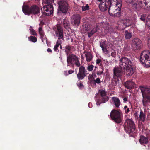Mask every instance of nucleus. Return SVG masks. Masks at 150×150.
<instances>
[{
	"mask_svg": "<svg viewBox=\"0 0 150 150\" xmlns=\"http://www.w3.org/2000/svg\"><path fill=\"white\" fill-rule=\"evenodd\" d=\"M130 4L134 10H138L139 8L147 10L150 9V0H132Z\"/></svg>",
	"mask_w": 150,
	"mask_h": 150,
	"instance_id": "nucleus-1",
	"label": "nucleus"
},
{
	"mask_svg": "<svg viewBox=\"0 0 150 150\" xmlns=\"http://www.w3.org/2000/svg\"><path fill=\"white\" fill-rule=\"evenodd\" d=\"M124 127L125 132L130 137H133L134 136L136 130L135 125L133 121L129 119H126Z\"/></svg>",
	"mask_w": 150,
	"mask_h": 150,
	"instance_id": "nucleus-2",
	"label": "nucleus"
},
{
	"mask_svg": "<svg viewBox=\"0 0 150 150\" xmlns=\"http://www.w3.org/2000/svg\"><path fill=\"white\" fill-rule=\"evenodd\" d=\"M142 96V100L143 105L144 107L149 106V103H150V86L144 87L142 86L139 87Z\"/></svg>",
	"mask_w": 150,
	"mask_h": 150,
	"instance_id": "nucleus-3",
	"label": "nucleus"
},
{
	"mask_svg": "<svg viewBox=\"0 0 150 150\" xmlns=\"http://www.w3.org/2000/svg\"><path fill=\"white\" fill-rule=\"evenodd\" d=\"M23 12L26 15H36L40 12L39 7L36 5L31 6L27 5H23L22 7Z\"/></svg>",
	"mask_w": 150,
	"mask_h": 150,
	"instance_id": "nucleus-4",
	"label": "nucleus"
},
{
	"mask_svg": "<svg viewBox=\"0 0 150 150\" xmlns=\"http://www.w3.org/2000/svg\"><path fill=\"white\" fill-rule=\"evenodd\" d=\"M58 7L57 14L58 16L66 15L69 8L68 2L64 0H59L58 1Z\"/></svg>",
	"mask_w": 150,
	"mask_h": 150,
	"instance_id": "nucleus-5",
	"label": "nucleus"
},
{
	"mask_svg": "<svg viewBox=\"0 0 150 150\" xmlns=\"http://www.w3.org/2000/svg\"><path fill=\"white\" fill-rule=\"evenodd\" d=\"M140 60L146 67H150V51L149 50L143 51L141 54Z\"/></svg>",
	"mask_w": 150,
	"mask_h": 150,
	"instance_id": "nucleus-6",
	"label": "nucleus"
},
{
	"mask_svg": "<svg viewBox=\"0 0 150 150\" xmlns=\"http://www.w3.org/2000/svg\"><path fill=\"white\" fill-rule=\"evenodd\" d=\"M110 117L115 123H120L122 120V113L120 111L113 109L110 113Z\"/></svg>",
	"mask_w": 150,
	"mask_h": 150,
	"instance_id": "nucleus-7",
	"label": "nucleus"
},
{
	"mask_svg": "<svg viewBox=\"0 0 150 150\" xmlns=\"http://www.w3.org/2000/svg\"><path fill=\"white\" fill-rule=\"evenodd\" d=\"M134 61L131 58H128L126 56H122L119 60V66L123 69H125L127 66L134 64Z\"/></svg>",
	"mask_w": 150,
	"mask_h": 150,
	"instance_id": "nucleus-8",
	"label": "nucleus"
},
{
	"mask_svg": "<svg viewBox=\"0 0 150 150\" xmlns=\"http://www.w3.org/2000/svg\"><path fill=\"white\" fill-rule=\"evenodd\" d=\"M67 66L70 64L73 66L74 65L78 67L81 66V64L79 60V57L76 55L74 54H69L67 56Z\"/></svg>",
	"mask_w": 150,
	"mask_h": 150,
	"instance_id": "nucleus-9",
	"label": "nucleus"
},
{
	"mask_svg": "<svg viewBox=\"0 0 150 150\" xmlns=\"http://www.w3.org/2000/svg\"><path fill=\"white\" fill-rule=\"evenodd\" d=\"M99 93L100 95L99 98L97 100L96 105L97 106H99L102 103H105L109 100V98L106 95L105 91L103 89L99 90Z\"/></svg>",
	"mask_w": 150,
	"mask_h": 150,
	"instance_id": "nucleus-10",
	"label": "nucleus"
},
{
	"mask_svg": "<svg viewBox=\"0 0 150 150\" xmlns=\"http://www.w3.org/2000/svg\"><path fill=\"white\" fill-rule=\"evenodd\" d=\"M41 10L43 15L49 16L53 14L54 8L52 5L47 4L42 8Z\"/></svg>",
	"mask_w": 150,
	"mask_h": 150,
	"instance_id": "nucleus-11",
	"label": "nucleus"
},
{
	"mask_svg": "<svg viewBox=\"0 0 150 150\" xmlns=\"http://www.w3.org/2000/svg\"><path fill=\"white\" fill-rule=\"evenodd\" d=\"M142 46V43L140 39L137 38L133 39L132 42V47L133 50H140Z\"/></svg>",
	"mask_w": 150,
	"mask_h": 150,
	"instance_id": "nucleus-12",
	"label": "nucleus"
},
{
	"mask_svg": "<svg viewBox=\"0 0 150 150\" xmlns=\"http://www.w3.org/2000/svg\"><path fill=\"white\" fill-rule=\"evenodd\" d=\"M125 69H122L119 66V67H114L113 69V77L121 79L123 76L124 73L123 71Z\"/></svg>",
	"mask_w": 150,
	"mask_h": 150,
	"instance_id": "nucleus-13",
	"label": "nucleus"
},
{
	"mask_svg": "<svg viewBox=\"0 0 150 150\" xmlns=\"http://www.w3.org/2000/svg\"><path fill=\"white\" fill-rule=\"evenodd\" d=\"M86 71L85 67L83 66L79 67V72L77 74V76L79 80H81L84 79L86 75Z\"/></svg>",
	"mask_w": 150,
	"mask_h": 150,
	"instance_id": "nucleus-14",
	"label": "nucleus"
},
{
	"mask_svg": "<svg viewBox=\"0 0 150 150\" xmlns=\"http://www.w3.org/2000/svg\"><path fill=\"white\" fill-rule=\"evenodd\" d=\"M81 19V17L80 15L77 14L73 15L71 17V24L73 25L79 26L80 22Z\"/></svg>",
	"mask_w": 150,
	"mask_h": 150,
	"instance_id": "nucleus-15",
	"label": "nucleus"
},
{
	"mask_svg": "<svg viewBox=\"0 0 150 150\" xmlns=\"http://www.w3.org/2000/svg\"><path fill=\"white\" fill-rule=\"evenodd\" d=\"M110 0H105L104 1L100 2L99 8L101 11H105L108 9L109 5Z\"/></svg>",
	"mask_w": 150,
	"mask_h": 150,
	"instance_id": "nucleus-16",
	"label": "nucleus"
},
{
	"mask_svg": "<svg viewBox=\"0 0 150 150\" xmlns=\"http://www.w3.org/2000/svg\"><path fill=\"white\" fill-rule=\"evenodd\" d=\"M54 30L57 37L60 36L62 38L64 37L63 29L60 25L57 24L55 27V28H54Z\"/></svg>",
	"mask_w": 150,
	"mask_h": 150,
	"instance_id": "nucleus-17",
	"label": "nucleus"
},
{
	"mask_svg": "<svg viewBox=\"0 0 150 150\" xmlns=\"http://www.w3.org/2000/svg\"><path fill=\"white\" fill-rule=\"evenodd\" d=\"M135 64L133 65L127 66L126 67V75L127 76H130L132 75L134 72Z\"/></svg>",
	"mask_w": 150,
	"mask_h": 150,
	"instance_id": "nucleus-18",
	"label": "nucleus"
},
{
	"mask_svg": "<svg viewBox=\"0 0 150 150\" xmlns=\"http://www.w3.org/2000/svg\"><path fill=\"white\" fill-rule=\"evenodd\" d=\"M134 83L129 80L125 82L124 85L125 87L128 89H131L134 87Z\"/></svg>",
	"mask_w": 150,
	"mask_h": 150,
	"instance_id": "nucleus-19",
	"label": "nucleus"
},
{
	"mask_svg": "<svg viewBox=\"0 0 150 150\" xmlns=\"http://www.w3.org/2000/svg\"><path fill=\"white\" fill-rule=\"evenodd\" d=\"M147 114V110L146 108L144 109L143 112L142 110H141L139 115V118L140 120L143 122L145 121L146 120V115Z\"/></svg>",
	"mask_w": 150,
	"mask_h": 150,
	"instance_id": "nucleus-20",
	"label": "nucleus"
},
{
	"mask_svg": "<svg viewBox=\"0 0 150 150\" xmlns=\"http://www.w3.org/2000/svg\"><path fill=\"white\" fill-rule=\"evenodd\" d=\"M122 23L125 26V27L123 29V30H124L126 28L129 27L132 24V21L129 19H126L122 21Z\"/></svg>",
	"mask_w": 150,
	"mask_h": 150,
	"instance_id": "nucleus-21",
	"label": "nucleus"
},
{
	"mask_svg": "<svg viewBox=\"0 0 150 150\" xmlns=\"http://www.w3.org/2000/svg\"><path fill=\"white\" fill-rule=\"evenodd\" d=\"M139 142L140 144L144 145L147 144L148 143L149 140L147 137L142 135L140 137Z\"/></svg>",
	"mask_w": 150,
	"mask_h": 150,
	"instance_id": "nucleus-22",
	"label": "nucleus"
},
{
	"mask_svg": "<svg viewBox=\"0 0 150 150\" xmlns=\"http://www.w3.org/2000/svg\"><path fill=\"white\" fill-rule=\"evenodd\" d=\"M112 101L116 108H118L121 104L119 99L117 97H113L112 98Z\"/></svg>",
	"mask_w": 150,
	"mask_h": 150,
	"instance_id": "nucleus-23",
	"label": "nucleus"
},
{
	"mask_svg": "<svg viewBox=\"0 0 150 150\" xmlns=\"http://www.w3.org/2000/svg\"><path fill=\"white\" fill-rule=\"evenodd\" d=\"M116 11L113 5H110L108 8V11L110 16H113V13Z\"/></svg>",
	"mask_w": 150,
	"mask_h": 150,
	"instance_id": "nucleus-24",
	"label": "nucleus"
},
{
	"mask_svg": "<svg viewBox=\"0 0 150 150\" xmlns=\"http://www.w3.org/2000/svg\"><path fill=\"white\" fill-rule=\"evenodd\" d=\"M85 56L86 58V61L88 62L91 61L93 58L91 54L89 52H86L85 54Z\"/></svg>",
	"mask_w": 150,
	"mask_h": 150,
	"instance_id": "nucleus-25",
	"label": "nucleus"
},
{
	"mask_svg": "<svg viewBox=\"0 0 150 150\" xmlns=\"http://www.w3.org/2000/svg\"><path fill=\"white\" fill-rule=\"evenodd\" d=\"M125 37L126 39H129L132 37V33L128 30H126L124 33Z\"/></svg>",
	"mask_w": 150,
	"mask_h": 150,
	"instance_id": "nucleus-26",
	"label": "nucleus"
},
{
	"mask_svg": "<svg viewBox=\"0 0 150 150\" xmlns=\"http://www.w3.org/2000/svg\"><path fill=\"white\" fill-rule=\"evenodd\" d=\"M63 23L64 27L67 29H68L70 28L69 22L66 19H64L63 21Z\"/></svg>",
	"mask_w": 150,
	"mask_h": 150,
	"instance_id": "nucleus-27",
	"label": "nucleus"
},
{
	"mask_svg": "<svg viewBox=\"0 0 150 150\" xmlns=\"http://www.w3.org/2000/svg\"><path fill=\"white\" fill-rule=\"evenodd\" d=\"M118 4H114L113 5L115 9H116V11H118V8H121L122 5V3L121 0H119L118 1Z\"/></svg>",
	"mask_w": 150,
	"mask_h": 150,
	"instance_id": "nucleus-28",
	"label": "nucleus"
},
{
	"mask_svg": "<svg viewBox=\"0 0 150 150\" xmlns=\"http://www.w3.org/2000/svg\"><path fill=\"white\" fill-rule=\"evenodd\" d=\"M119 78H115L113 77V78L112 79V86H115L117 85L119 82Z\"/></svg>",
	"mask_w": 150,
	"mask_h": 150,
	"instance_id": "nucleus-29",
	"label": "nucleus"
},
{
	"mask_svg": "<svg viewBox=\"0 0 150 150\" xmlns=\"http://www.w3.org/2000/svg\"><path fill=\"white\" fill-rule=\"evenodd\" d=\"M65 52L66 53V54L67 56H68L70 54V52L71 49V47L70 46L67 45L65 47Z\"/></svg>",
	"mask_w": 150,
	"mask_h": 150,
	"instance_id": "nucleus-30",
	"label": "nucleus"
},
{
	"mask_svg": "<svg viewBox=\"0 0 150 150\" xmlns=\"http://www.w3.org/2000/svg\"><path fill=\"white\" fill-rule=\"evenodd\" d=\"M121 8H118V11H116L113 14V16L114 17H119L120 16L121 14Z\"/></svg>",
	"mask_w": 150,
	"mask_h": 150,
	"instance_id": "nucleus-31",
	"label": "nucleus"
},
{
	"mask_svg": "<svg viewBox=\"0 0 150 150\" xmlns=\"http://www.w3.org/2000/svg\"><path fill=\"white\" fill-rule=\"evenodd\" d=\"M38 30L40 37L41 38H43L44 36L45 33L42 30V27H39Z\"/></svg>",
	"mask_w": 150,
	"mask_h": 150,
	"instance_id": "nucleus-32",
	"label": "nucleus"
},
{
	"mask_svg": "<svg viewBox=\"0 0 150 150\" xmlns=\"http://www.w3.org/2000/svg\"><path fill=\"white\" fill-rule=\"evenodd\" d=\"M28 38L29 41L33 42H35L37 40V38L36 37L32 36L28 37Z\"/></svg>",
	"mask_w": 150,
	"mask_h": 150,
	"instance_id": "nucleus-33",
	"label": "nucleus"
},
{
	"mask_svg": "<svg viewBox=\"0 0 150 150\" xmlns=\"http://www.w3.org/2000/svg\"><path fill=\"white\" fill-rule=\"evenodd\" d=\"M43 4H51L54 2V0H42Z\"/></svg>",
	"mask_w": 150,
	"mask_h": 150,
	"instance_id": "nucleus-34",
	"label": "nucleus"
},
{
	"mask_svg": "<svg viewBox=\"0 0 150 150\" xmlns=\"http://www.w3.org/2000/svg\"><path fill=\"white\" fill-rule=\"evenodd\" d=\"M57 37H58V38L56 44L60 45L62 43V40L61 39L64 40V37H62V38L60 37V36H57Z\"/></svg>",
	"mask_w": 150,
	"mask_h": 150,
	"instance_id": "nucleus-35",
	"label": "nucleus"
},
{
	"mask_svg": "<svg viewBox=\"0 0 150 150\" xmlns=\"http://www.w3.org/2000/svg\"><path fill=\"white\" fill-rule=\"evenodd\" d=\"M30 31V33L31 35L35 36H37V34L35 30L32 28L31 27H30L29 29Z\"/></svg>",
	"mask_w": 150,
	"mask_h": 150,
	"instance_id": "nucleus-36",
	"label": "nucleus"
},
{
	"mask_svg": "<svg viewBox=\"0 0 150 150\" xmlns=\"http://www.w3.org/2000/svg\"><path fill=\"white\" fill-rule=\"evenodd\" d=\"M146 15L145 14H142L140 18V19L143 21L145 22L146 21Z\"/></svg>",
	"mask_w": 150,
	"mask_h": 150,
	"instance_id": "nucleus-37",
	"label": "nucleus"
},
{
	"mask_svg": "<svg viewBox=\"0 0 150 150\" xmlns=\"http://www.w3.org/2000/svg\"><path fill=\"white\" fill-rule=\"evenodd\" d=\"M101 83V81L99 78H96L95 80L94 81L93 83L94 84L96 85L97 83V84H99Z\"/></svg>",
	"mask_w": 150,
	"mask_h": 150,
	"instance_id": "nucleus-38",
	"label": "nucleus"
},
{
	"mask_svg": "<svg viewBox=\"0 0 150 150\" xmlns=\"http://www.w3.org/2000/svg\"><path fill=\"white\" fill-rule=\"evenodd\" d=\"M89 6L88 4H86L85 6H83L82 7V11H84L87 10H88L89 9Z\"/></svg>",
	"mask_w": 150,
	"mask_h": 150,
	"instance_id": "nucleus-39",
	"label": "nucleus"
},
{
	"mask_svg": "<svg viewBox=\"0 0 150 150\" xmlns=\"http://www.w3.org/2000/svg\"><path fill=\"white\" fill-rule=\"evenodd\" d=\"M146 21L147 26L150 28V16H148L147 17Z\"/></svg>",
	"mask_w": 150,
	"mask_h": 150,
	"instance_id": "nucleus-40",
	"label": "nucleus"
},
{
	"mask_svg": "<svg viewBox=\"0 0 150 150\" xmlns=\"http://www.w3.org/2000/svg\"><path fill=\"white\" fill-rule=\"evenodd\" d=\"M94 67V66L92 64L89 65L88 66L87 69L89 71H91L93 70Z\"/></svg>",
	"mask_w": 150,
	"mask_h": 150,
	"instance_id": "nucleus-41",
	"label": "nucleus"
},
{
	"mask_svg": "<svg viewBox=\"0 0 150 150\" xmlns=\"http://www.w3.org/2000/svg\"><path fill=\"white\" fill-rule=\"evenodd\" d=\"M99 30V26H97L96 27L93 28V29L91 30V31L93 32V33H94Z\"/></svg>",
	"mask_w": 150,
	"mask_h": 150,
	"instance_id": "nucleus-42",
	"label": "nucleus"
},
{
	"mask_svg": "<svg viewBox=\"0 0 150 150\" xmlns=\"http://www.w3.org/2000/svg\"><path fill=\"white\" fill-rule=\"evenodd\" d=\"M77 85L81 89L83 88L84 87L83 85L81 82L80 81L77 83Z\"/></svg>",
	"mask_w": 150,
	"mask_h": 150,
	"instance_id": "nucleus-43",
	"label": "nucleus"
},
{
	"mask_svg": "<svg viewBox=\"0 0 150 150\" xmlns=\"http://www.w3.org/2000/svg\"><path fill=\"white\" fill-rule=\"evenodd\" d=\"M124 109L125 110V113L126 114L130 112V110L129 108H127V106L126 105L124 107Z\"/></svg>",
	"mask_w": 150,
	"mask_h": 150,
	"instance_id": "nucleus-44",
	"label": "nucleus"
},
{
	"mask_svg": "<svg viewBox=\"0 0 150 150\" xmlns=\"http://www.w3.org/2000/svg\"><path fill=\"white\" fill-rule=\"evenodd\" d=\"M107 46V45L106 44L105 42H101L100 43V46L101 48H103L104 47Z\"/></svg>",
	"mask_w": 150,
	"mask_h": 150,
	"instance_id": "nucleus-45",
	"label": "nucleus"
},
{
	"mask_svg": "<svg viewBox=\"0 0 150 150\" xmlns=\"http://www.w3.org/2000/svg\"><path fill=\"white\" fill-rule=\"evenodd\" d=\"M59 46V45L57 44H56L54 48V50L55 51L57 52L58 50V47Z\"/></svg>",
	"mask_w": 150,
	"mask_h": 150,
	"instance_id": "nucleus-46",
	"label": "nucleus"
},
{
	"mask_svg": "<svg viewBox=\"0 0 150 150\" xmlns=\"http://www.w3.org/2000/svg\"><path fill=\"white\" fill-rule=\"evenodd\" d=\"M102 51L104 52H107L108 51L107 50V46L103 47V48H102Z\"/></svg>",
	"mask_w": 150,
	"mask_h": 150,
	"instance_id": "nucleus-47",
	"label": "nucleus"
},
{
	"mask_svg": "<svg viewBox=\"0 0 150 150\" xmlns=\"http://www.w3.org/2000/svg\"><path fill=\"white\" fill-rule=\"evenodd\" d=\"M103 73V71H99L97 72V74L98 75H100L102 74Z\"/></svg>",
	"mask_w": 150,
	"mask_h": 150,
	"instance_id": "nucleus-48",
	"label": "nucleus"
},
{
	"mask_svg": "<svg viewBox=\"0 0 150 150\" xmlns=\"http://www.w3.org/2000/svg\"><path fill=\"white\" fill-rule=\"evenodd\" d=\"M74 72V71L71 70H69L68 71V74H70Z\"/></svg>",
	"mask_w": 150,
	"mask_h": 150,
	"instance_id": "nucleus-49",
	"label": "nucleus"
},
{
	"mask_svg": "<svg viewBox=\"0 0 150 150\" xmlns=\"http://www.w3.org/2000/svg\"><path fill=\"white\" fill-rule=\"evenodd\" d=\"M101 60L100 59H98L96 61V64H99V63L101 62Z\"/></svg>",
	"mask_w": 150,
	"mask_h": 150,
	"instance_id": "nucleus-50",
	"label": "nucleus"
},
{
	"mask_svg": "<svg viewBox=\"0 0 150 150\" xmlns=\"http://www.w3.org/2000/svg\"><path fill=\"white\" fill-rule=\"evenodd\" d=\"M148 46L150 50V38L148 39L147 43Z\"/></svg>",
	"mask_w": 150,
	"mask_h": 150,
	"instance_id": "nucleus-51",
	"label": "nucleus"
},
{
	"mask_svg": "<svg viewBox=\"0 0 150 150\" xmlns=\"http://www.w3.org/2000/svg\"><path fill=\"white\" fill-rule=\"evenodd\" d=\"M94 34L93 33V32H92V31H91V32H89L88 33V36L89 37H91L92 35Z\"/></svg>",
	"mask_w": 150,
	"mask_h": 150,
	"instance_id": "nucleus-52",
	"label": "nucleus"
},
{
	"mask_svg": "<svg viewBox=\"0 0 150 150\" xmlns=\"http://www.w3.org/2000/svg\"><path fill=\"white\" fill-rule=\"evenodd\" d=\"M47 51L48 52H52V50H51V49L50 48H48L47 50Z\"/></svg>",
	"mask_w": 150,
	"mask_h": 150,
	"instance_id": "nucleus-53",
	"label": "nucleus"
},
{
	"mask_svg": "<svg viewBox=\"0 0 150 150\" xmlns=\"http://www.w3.org/2000/svg\"><path fill=\"white\" fill-rule=\"evenodd\" d=\"M111 55L113 57H114L115 55V52H112L111 54Z\"/></svg>",
	"mask_w": 150,
	"mask_h": 150,
	"instance_id": "nucleus-54",
	"label": "nucleus"
},
{
	"mask_svg": "<svg viewBox=\"0 0 150 150\" xmlns=\"http://www.w3.org/2000/svg\"><path fill=\"white\" fill-rule=\"evenodd\" d=\"M64 74L66 76L68 75L67 71H64Z\"/></svg>",
	"mask_w": 150,
	"mask_h": 150,
	"instance_id": "nucleus-55",
	"label": "nucleus"
},
{
	"mask_svg": "<svg viewBox=\"0 0 150 150\" xmlns=\"http://www.w3.org/2000/svg\"><path fill=\"white\" fill-rule=\"evenodd\" d=\"M127 101V98H124L123 99V102L124 103H125Z\"/></svg>",
	"mask_w": 150,
	"mask_h": 150,
	"instance_id": "nucleus-56",
	"label": "nucleus"
},
{
	"mask_svg": "<svg viewBox=\"0 0 150 150\" xmlns=\"http://www.w3.org/2000/svg\"><path fill=\"white\" fill-rule=\"evenodd\" d=\"M95 77H97V76L96 75V74H95L94 73H93L92 74Z\"/></svg>",
	"mask_w": 150,
	"mask_h": 150,
	"instance_id": "nucleus-57",
	"label": "nucleus"
},
{
	"mask_svg": "<svg viewBox=\"0 0 150 150\" xmlns=\"http://www.w3.org/2000/svg\"><path fill=\"white\" fill-rule=\"evenodd\" d=\"M149 116H150V113H148L147 116V119H148V118H149Z\"/></svg>",
	"mask_w": 150,
	"mask_h": 150,
	"instance_id": "nucleus-58",
	"label": "nucleus"
},
{
	"mask_svg": "<svg viewBox=\"0 0 150 150\" xmlns=\"http://www.w3.org/2000/svg\"><path fill=\"white\" fill-rule=\"evenodd\" d=\"M60 45V48H61V49H62V47L61 46V45Z\"/></svg>",
	"mask_w": 150,
	"mask_h": 150,
	"instance_id": "nucleus-59",
	"label": "nucleus"
},
{
	"mask_svg": "<svg viewBox=\"0 0 150 150\" xmlns=\"http://www.w3.org/2000/svg\"><path fill=\"white\" fill-rule=\"evenodd\" d=\"M90 104H91V103H89L88 104V106H89V105H90Z\"/></svg>",
	"mask_w": 150,
	"mask_h": 150,
	"instance_id": "nucleus-60",
	"label": "nucleus"
},
{
	"mask_svg": "<svg viewBox=\"0 0 150 150\" xmlns=\"http://www.w3.org/2000/svg\"><path fill=\"white\" fill-rule=\"evenodd\" d=\"M97 67H96V66L95 67V68L96 69L97 68Z\"/></svg>",
	"mask_w": 150,
	"mask_h": 150,
	"instance_id": "nucleus-61",
	"label": "nucleus"
}]
</instances>
